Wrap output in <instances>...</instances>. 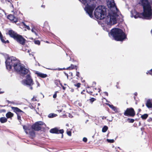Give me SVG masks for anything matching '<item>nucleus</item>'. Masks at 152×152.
I'll use <instances>...</instances> for the list:
<instances>
[{
    "instance_id": "nucleus-64",
    "label": "nucleus",
    "mask_w": 152,
    "mask_h": 152,
    "mask_svg": "<svg viewBox=\"0 0 152 152\" xmlns=\"http://www.w3.org/2000/svg\"><path fill=\"white\" fill-rule=\"evenodd\" d=\"M46 42H47V43H48V41H46Z\"/></svg>"
},
{
    "instance_id": "nucleus-41",
    "label": "nucleus",
    "mask_w": 152,
    "mask_h": 152,
    "mask_svg": "<svg viewBox=\"0 0 152 152\" xmlns=\"http://www.w3.org/2000/svg\"><path fill=\"white\" fill-rule=\"evenodd\" d=\"M67 134L69 136H71L72 135V132L71 131L67 130L66 132Z\"/></svg>"
},
{
    "instance_id": "nucleus-15",
    "label": "nucleus",
    "mask_w": 152,
    "mask_h": 152,
    "mask_svg": "<svg viewBox=\"0 0 152 152\" xmlns=\"http://www.w3.org/2000/svg\"><path fill=\"white\" fill-rule=\"evenodd\" d=\"M6 34L9 35L11 37L14 39L18 34L13 30H10L8 31V33H6Z\"/></svg>"
},
{
    "instance_id": "nucleus-34",
    "label": "nucleus",
    "mask_w": 152,
    "mask_h": 152,
    "mask_svg": "<svg viewBox=\"0 0 152 152\" xmlns=\"http://www.w3.org/2000/svg\"><path fill=\"white\" fill-rule=\"evenodd\" d=\"M127 121L129 123H133L134 121V120L133 119L128 118Z\"/></svg>"
},
{
    "instance_id": "nucleus-58",
    "label": "nucleus",
    "mask_w": 152,
    "mask_h": 152,
    "mask_svg": "<svg viewBox=\"0 0 152 152\" xmlns=\"http://www.w3.org/2000/svg\"><path fill=\"white\" fill-rule=\"evenodd\" d=\"M137 92H135V93H134V95H135V96H137Z\"/></svg>"
},
{
    "instance_id": "nucleus-7",
    "label": "nucleus",
    "mask_w": 152,
    "mask_h": 152,
    "mask_svg": "<svg viewBox=\"0 0 152 152\" xmlns=\"http://www.w3.org/2000/svg\"><path fill=\"white\" fill-rule=\"evenodd\" d=\"M124 114L126 116L133 117L135 115L136 113L133 108L129 107L127 108L125 110Z\"/></svg>"
},
{
    "instance_id": "nucleus-16",
    "label": "nucleus",
    "mask_w": 152,
    "mask_h": 152,
    "mask_svg": "<svg viewBox=\"0 0 152 152\" xmlns=\"http://www.w3.org/2000/svg\"><path fill=\"white\" fill-rule=\"evenodd\" d=\"M7 18L12 22L16 23L18 21V19L15 17L14 15L10 14L7 16Z\"/></svg>"
},
{
    "instance_id": "nucleus-33",
    "label": "nucleus",
    "mask_w": 152,
    "mask_h": 152,
    "mask_svg": "<svg viewBox=\"0 0 152 152\" xmlns=\"http://www.w3.org/2000/svg\"><path fill=\"white\" fill-rule=\"evenodd\" d=\"M109 106L114 111H117L116 107H114L113 105L109 104Z\"/></svg>"
},
{
    "instance_id": "nucleus-37",
    "label": "nucleus",
    "mask_w": 152,
    "mask_h": 152,
    "mask_svg": "<svg viewBox=\"0 0 152 152\" xmlns=\"http://www.w3.org/2000/svg\"><path fill=\"white\" fill-rule=\"evenodd\" d=\"M34 43L36 44L39 45H40V41L39 40H34Z\"/></svg>"
},
{
    "instance_id": "nucleus-25",
    "label": "nucleus",
    "mask_w": 152,
    "mask_h": 152,
    "mask_svg": "<svg viewBox=\"0 0 152 152\" xmlns=\"http://www.w3.org/2000/svg\"><path fill=\"white\" fill-rule=\"evenodd\" d=\"M0 39L1 41L2 42L4 43H9V41L8 40H7L6 41H5L4 39V37L2 35L1 38L0 37Z\"/></svg>"
},
{
    "instance_id": "nucleus-13",
    "label": "nucleus",
    "mask_w": 152,
    "mask_h": 152,
    "mask_svg": "<svg viewBox=\"0 0 152 152\" xmlns=\"http://www.w3.org/2000/svg\"><path fill=\"white\" fill-rule=\"evenodd\" d=\"M29 71L28 69L22 66L18 72L21 75L24 76L28 73Z\"/></svg>"
},
{
    "instance_id": "nucleus-40",
    "label": "nucleus",
    "mask_w": 152,
    "mask_h": 152,
    "mask_svg": "<svg viewBox=\"0 0 152 152\" xmlns=\"http://www.w3.org/2000/svg\"><path fill=\"white\" fill-rule=\"evenodd\" d=\"M107 141L110 143H113L114 142V140L113 139H107Z\"/></svg>"
},
{
    "instance_id": "nucleus-61",
    "label": "nucleus",
    "mask_w": 152,
    "mask_h": 152,
    "mask_svg": "<svg viewBox=\"0 0 152 152\" xmlns=\"http://www.w3.org/2000/svg\"><path fill=\"white\" fill-rule=\"evenodd\" d=\"M138 110V112H140V111L141 110L140 109H139Z\"/></svg>"
},
{
    "instance_id": "nucleus-47",
    "label": "nucleus",
    "mask_w": 152,
    "mask_h": 152,
    "mask_svg": "<svg viewBox=\"0 0 152 152\" xmlns=\"http://www.w3.org/2000/svg\"><path fill=\"white\" fill-rule=\"evenodd\" d=\"M83 140L84 142H86L87 141V139L86 137H84L83 138Z\"/></svg>"
},
{
    "instance_id": "nucleus-2",
    "label": "nucleus",
    "mask_w": 152,
    "mask_h": 152,
    "mask_svg": "<svg viewBox=\"0 0 152 152\" xmlns=\"http://www.w3.org/2000/svg\"><path fill=\"white\" fill-rule=\"evenodd\" d=\"M5 64L7 69L10 70L13 67L15 71L17 72L22 66L20 61L13 56L8 57L5 61Z\"/></svg>"
},
{
    "instance_id": "nucleus-18",
    "label": "nucleus",
    "mask_w": 152,
    "mask_h": 152,
    "mask_svg": "<svg viewBox=\"0 0 152 152\" xmlns=\"http://www.w3.org/2000/svg\"><path fill=\"white\" fill-rule=\"evenodd\" d=\"M93 0H81V2L84 5L90 4L93 2Z\"/></svg>"
},
{
    "instance_id": "nucleus-39",
    "label": "nucleus",
    "mask_w": 152,
    "mask_h": 152,
    "mask_svg": "<svg viewBox=\"0 0 152 152\" xmlns=\"http://www.w3.org/2000/svg\"><path fill=\"white\" fill-rule=\"evenodd\" d=\"M146 74L147 75L149 74L152 76V69L146 72Z\"/></svg>"
},
{
    "instance_id": "nucleus-20",
    "label": "nucleus",
    "mask_w": 152,
    "mask_h": 152,
    "mask_svg": "<svg viewBox=\"0 0 152 152\" xmlns=\"http://www.w3.org/2000/svg\"><path fill=\"white\" fill-rule=\"evenodd\" d=\"M146 105L148 108H152V103L150 99H148L147 101Z\"/></svg>"
},
{
    "instance_id": "nucleus-45",
    "label": "nucleus",
    "mask_w": 152,
    "mask_h": 152,
    "mask_svg": "<svg viewBox=\"0 0 152 152\" xmlns=\"http://www.w3.org/2000/svg\"><path fill=\"white\" fill-rule=\"evenodd\" d=\"M6 110L5 109H1L0 110V113H5Z\"/></svg>"
},
{
    "instance_id": "nucleus-50",
    "label": "nucleus",
    "mask_w": 152,
    "mask_h": 152,
    "mask_svg": "<svg viewBox=\"0 0 152 152\" xmlns=\"http://www.w3.org/2000/svg\"><path fill=\"white\" fill-rule=\"evenodd\" d=\"M148 121L149 122L151 121H152V118H149L148 120Z\"/></svg>"
},
{
    "instance_id": "nucleus-60",
    "label": "nucleus",
    "mask_w": 152,
    "mask_h": 152,
    "mask_svg": "<svg viewBox=\"0 0 152 152\" xmlns=\"http://www.w3.org/2000/svg\"><path fill=\"white\" fill-rule=\"evenodd\" d=\"M58 111L59 112H62V110H58Z\"/></svg>"
},
{
    "instance_id": "nucleus-12",
    "label": "nucleus",
    "mask_w": 152,
    "mask_h": 152,
    "mask_svg": "<svg viewBox=\"0 0 152 152\" xmlns=\"http://www.w3.org/2000/svg\"><path fill=\"white\" fill-rule=\"evenodd\" d=\"M50 133L52 134H62L64 133V131L63 129L59 130L57 128L55 127L54 128L51 129L49 131Z\"/></svg>"
},
{
    "instance_id": "nucleus-23",
    "label": "nucleus",
    "mask_w": 152,
    "mask_h": 152,
    "mask_svg": "<svg viewBox=\"0 0 152 152\" xmlns=\"http://www.w3.org/2000/svg\"><path fill=\"white\" fill-rule=\"evenodd\" d=\"M7 118L5 117H2L0 118V122L1 123H5L7 122Z\"/></svg>"
},
{
    "instance_id": "nucleus-30",
    "label": "nucleus",
    "mask_w": 152,
    "mask_h": 152,
    "mask_svg": "<svg viewBox=\"0 0 152 152\" xmlns=\"http://www.w3.org/2000/svg\"><path fill=\"white\" fill-rule=\"evenodd\" d=\"M23 129H24L25 132L26 134H28V132H27L28 130H29V129L26 126L24 125L23 126Z\"/></svg>"
},
{
    "instance_id": "nucleus-42",
    "label": "nucleus",
    "mask_w": 152,
    "mask_h": 152,
    "mask_svg": "<svg viewBox=\"0 0 152 152\" xmlns=\"http://www.w3.org/2000/svg\"><path fill=\"white\" fill-rule=\"evenodd\" d=\"M31 31L32 32L34 33L36 35H37V34L35 31V29L34 28H32Z\"/></svg>"
},
{
    "instance_id": "nucleus-10",
    "label": "nucleus",
    "mask_w": 152,
    "mask_h": 152,
    "mask_svg": "<svg viewBox=\"0 0 152 152\" xmlns=\"http://www.w3.org/2000/svg\"><path fill=\"white\" fill-rule=\"evenodd\" d=\"M26 79L24 80V83L26 85L29 86H32L33 84L32 79L31 78L30 75L28 74L26 76Z\"/></svg>"
},
{
    "instance_id": "nucleus-9",
    "label": "nucleus",
    "mask_w": 152,
    "mask_h": 152,
    "mask_svg": "<svg viewBox=\"0 0 152 152\" xmlns=\"http://www.w3.org/2000/svg\"><path fill=\"white\" fill-rule=\"evenodd\" d=\"M14 39L22 45H24L25 44L26 40L21 35L18 34Z\"/></svg>"
},
{
    "instance_id": "nucleus-32",
    "label": "nucleus",
    "mask_w": 152,
    "mask_h": 152,
    "mask_svg": "<svg viewBox=\"0 0 152 152\" xmlns=\"http://www.w3.org/2000/svg\"><path fill=\"white\" fill-rule=\"evenodd\" d=\"M108 128L107 126H104L102 129V131L103 132H106Z\"/></svg>"
},
{
    "instance_id": "nucleus-14",
    "label": "nucleus",
    "mask_w": 152,
    "mask_h": 152,
    "mask_svg": "<svg viewBox=\"0 0 152 152\" xmlns=\"http://www.w3.org/2000/svg\"><path fill=\"white\" fill-rule=\"evenodd\" d=\"M11 108L13 111L17 115L19 114L22 115L23 113H24V112L17 107H12Z\"/></svg>"
},
{
    "instance_id": "nucleus-38",
    "label": "nucleus",
    "mask_w": 152,
    "mask_h": 152,
    "mask_svg": "<svg viewBox=\"0 0 152 152\" xmlns=\"http://www.w3.org/2000/svg\"><path fill=\"white\" fill-rule=\"evenodd\" d=\"M81 85V84L80 83H77L76 84H74V86L78 88L80 87Z\"/></svg>"
},
{
    "instance_id": "nucleus-59",
    "label": "nucleus",
    "mask_w": 152,
    "mask_h": 152,
    "mask_svg": "<svg viewBox=\"0 0 152 152\" xmlns=\"http://www.w3.org/2000/svg\"><path fill=\"white\" fill-rule=\"evenodd\" d=\"M62 134V135H61V138H63V133L62 134Z\"/></svg>"
},
{
    "instance_id": "nucleus-27",
    "label": "nucleus",
    "mask_w": 152,
    "mask_h": 152,
    "mask_svg": "<svg viewBox=\"0 0 152 152\" xmlns=\"http://www.w3.org/2000/svg\"><path fill=\"white\" fill-rule=\"evenodd\" d=\"M148 117V115L147 114H145L141 116V118L142 120H145Z\"/></svg>"
},
{
    "instance_id": "nucleus-17",
    "label": "nucleus",
    "mask_w": 152,
    "mask_h": 152,
    "mask_svg": "<svg viewBox=\"0 0 152 152\" xmlns=\"http://www.w3.org/2000/svg\"><path fill=\"white\" fill-rule=\"evenodd\" d=\"M35 74L37 75V77H39L42 78H46L48 76L46 74L42 73L37 71L35 72Z\"/></svg>"
},
{
    "instance_id": "nucleus-19",
    "label": "nucleus",
    "mask_w": 152,
    "mask_h": 152,
    "mask_svg": "<svg viewBox=\"0 0 152 152\" xmlns=\"http://www.w3.org/2000/svg\"><path fill=\"white\" fill-rule=\"evenodd\" d=\"M92 95L95 96L98 95V93L99 92L98 89L96 88H94L92 87Z\"/></svg>"
},
{
    "instance_id": "nucleus-35",
    "label": "nucleus",
    "mask_w": 152,
    "mask_h": 152,
    "mask_svg": "<svg viewBox=\"0 0 152 152\" xmlns=\"http://www.w3.org/2000/svg\"><path fill=\"white\" fill-rule=\"evenodd\" d=\"M96 99L95 98H92L89 99L90 102L91 104H92L94 102L96 101Z\"/></svg>"
},
{
    "instance_id": "nucleus-29",
    "label": "nucleus",
    "mask_w": 152,
    "mask_h": 152,
    "mask_svg": "<svg viewBox=\"0 0 152 152\" xmlns=\"http://www.w3.org/2000/svg\"><path fill=\"white\" fill-rule=\"evenodd\" d=\"M92 88H88L87 90H86V92L89 94H90L91 95L92 93Z\"/></svg>"
},
{
    "instance_id": "nucleus-62",
    "label": "nucleus",
    "mask_w": 152,
    "mask_h": 152,
    "mask_svg": "<svg viewBox=\"0 0 152 152\" xmlns=\"http://www.w3.org/2000/svg\"><path fill=\"white\" fill-rule=\"evenodd\" d=\"M151 33L152 34V29L151 30Z\"/></svg>"
},
{
    "instance_id": "nucleus-57",
    "label": "nucleus",
    "mask_w": 152,
    "mask_h": 152,
    "mask_svg": "<svg viewBox=\"0 0 152 152\" xmlns=\"http://www.w3.org/2000/svg\"><path fill=\"white\" fill-rule=\"evenodd\" d=\"M30 89H31V90H32L33 89V87H32V86H30Z\"/></svg>"
},
{
    "instance_id": "nucleus-51",
    "label": "nucleus",
    "mask_w": 152,
    "mask_h": 152,
    "mask_svg": "<svg viewBox=\"0 0 152 152\" xmlns=\"http://www.w3.org/2000/svg\"><path fill=\"white\" fill-rule=\"evenodd\" d=\"M61 86H62V89L64 90H65L66 88V87H65L64 86H63L62 85H61Z\"/></svg>"
},
{
    "instance_id": "nucleus-24",
    "label": "nucleus",
    "mask_w": 152,
    "mask_h": 152,
    "mask_svg": "<svg viewBox=\"0 0 152 152\" xmlns=\"http://www.w3.org/2000/svg\"><path fill=\"white\" fill-rule=\"evenodd\" d=\"M29 134L30 136V137L31 138H33L35 136V133L33 130L30 131Z\"/></svg>"
},
{
    "instance_id": "nucleus-36",
    "label": "nucleus",
    "mask_w": 152,
    "mask_h": 152,
    "mask_svg": "<svg viewBox=\"0 0 152 152\" xmlns=\"http://www.w3.org/2000/svg\"><path fill=\"white\" fill-rule=\"evenodd\" d=\"M21 115L20 114H18L17 115L18 119L19 121L20 122L21 121V115Z\"/></svg>"
},
{
    "instance_id": "nucleus-6",
    "label": "nucleus",
    "mask_w": 152,
    "mask_h": 152,
    "mask_svg": "<svg viewBox=\"0 0 152 152\" xmlns=\"http://www.w3.org/2000/svg\"><path fill=\"white\" fill-rule=\"evenodd\" d=\"M95 7L96 4L93 2L90 4L86 5L85 7V11L91 18L93 17V12Z\"/></svg>"
},
{
    "instance_id": "nucleus-22",
    "label": "nucleus",
    "mask_w": 152,
    "mask_h": 152,
    "mask_svg": "<svg viewBox=\"0 0 152 152\" xmlns=\"http://www.w3.org/2000/svg\"><path fill=\"white\" fill-rule=\"evenodd\" d=\"M75 69L76 70H77V66L73 64H71L70 66L67 68L66 69L70 70Z\"/></svg>"
},
{
    "instance_id": "nucleus-55",
    "label": "nucleus",
    "mask_w": 152,
    "mask_h": 152,
    "mask_svg": "<svg viewBox=\"0 0 152 152\" xmlns=\"http://www.w3.org/2000/svg\"><path fill=\"white\" fill-rule=\"evenodd\" d=\"M65 75L67 77V78L68 77V75L67 74L64 73Z\"/></svg>"
},
{
    "instance_id": "nucleus-5",
    "label": "nucleus",
    "mask_w": 152,
    "mask_h": 152,
    "mask_svg": "<svg viewBox=\"0 0 152 152\" xmlns=\"http://www.w3.org/2000/svg\"><path fill=\"white\" fill-rule=\"evenodd\" d=\"M118 16L116 13L110 12L109 13L107 16L106 20L109 25H112L117 23L116 17Z\"/></svg>"
},
{
    "instance_id": "nucleus-21",
    "label": "nucleus",
    "mask_w": 152,
    "mask_h": 152,
    "mask_svg": "<svg viewBox=\"0 0 152 152\" xmlns=\"http://www.w3.org/2000/svg\"><path fill=\"white\" fill-rule=\"evenodd\" d=\"M14 115V114L11 112H8L6 114V116L7 118H11Z\"/></svg>"
},
{
    "instance_id": "nucleus-26",
    "label": "nucleus",
    "mask_w": 152,
    "mask_h": 152,
    "mask_svg": "<svg viewBox=\"0 0 152 152\" xmlns=\"http://www.w3.org/2000/svg\"><path fill=\"white\" fill-rule=\"evenodd\" d=\"M43 28H48L49 29H50V27L48 23L47 22L45 21L44 23Z\"/></svg>"
},
{
    "instance_id": "nucleus-3",
    "label": "nucleus",
    "mask_w": 152,
    "mask_h": 152,
    "mask_svg": "<svg viewBox=\"0 0 152 152\" xmlns=\"http://www.w3.org/2000/svg\"><path fill=\"white\" fill-rule=\"evenodd\" d=\"M109 35L115 40L118 41H123L126 38V35L122 30L119 28H112L109 33Z\"/></svg>"
},
{
    "instance_id": "nucleus-4",
    "label": "nucleus",
    "mask_w": 152,
    "mask_h": 152,
    "mask_svg": "<svg viewBox=\"0 0 152 152\" xmlns=\"http://www.w3.org/2000/svg\"><path fill=\"white\" fill-rule=\"evenodd\" d=\"M94 15L97 19H104L106 16V8L104 6H98L95 10Z\"/></svg>"
},
{
    "instance_id": "nucleus-43",
    "label": "nucleus",
    "mask_w": 152,
    "mask_h": 152,
    "mask_svg": "<svg viewBox=\"0 0 152 152\" xmlns=\"http://www.w3.org/2000/svg\"><path fill=\"white\" fill-rule=\"evenodd\" d=\"M54 82L56 85L58 86V83L60 82V81L59 80H56L54 81Z\"/></svg>"
},
{
    "instance_id": "nucleus-53",
    "label": "nucleus",
    "mask_w": 152,
    "mask_h": 152,
    "mask_svg": "<svg viewBox=\"0 0 152 152\" xmlns=\"http://www.w3.org/2000/svg\"><path fill=\"white\" fill-rule=\"evenodd\" d=\"M85 90H83V91L81 92V94H85L84 92H85Z\"/></svg>"
},
{
    "instance_id": "nucleus-49",
    "label": "nucleus",
    "mask_w": 152,
    "mask_h": 152,
    "mask_svg": "<svg viewBox=\"0 0 152 152\" xmlns=\"http://www.w3.org/2000/svg\"><path fill=\"white\" fill-rule=\"evenodd\" d=\"M104 94L107 96H108V93L107 92H104Z\"/></svg>"
},
{
    "instance_id": "nucleus-11",
    "label": "nucleus",
    "mask_w": 152,
    "mask_h": 152,
    "mask_svg": "<svg viewBox=\"0 0 152 152\" xmlns=\"http://www.w3.org/2000/svg\"><path fill=\"white\" fill-rule=\"evenodd\" d=\"M107 4L109 8L111 9L115 7L116 10H118L115 5L114 0H107Z\"/></svg>"
},
{
    "instance_id": "nucleus-31",
    "label": "nucleus",
    "mask_w": 152,
    "mask_h": 152,
    "mask_svg": "<svg viewBox=\"0 0 152 152\" xmlns=\"http://www.w3.org/2000/svg\"><path fill=\"white\" fill-rule=\"evenodd\" d=\"M23 25L24 26V27L25 28H26L28 30H30V28L25 23L22 22V23Z\"/></svg>"
},
{
    "instance_id": "nucleus-56",
    "label": "nucleus",
    "mask_w": 152,
    "mask_h": 152,
    "mask_svg": "<svg viewBox=\"0 0 152 152\" xmlns=\"http://www.w3.org/2000/svg\"><path fill=\"white\" fill-rule=\"evenodd\" d=\"M41 7H43V8H45V6L44 5H42L41 6Z\"/></svg>"
},
{
    "instance_id": "nucleus-44",
    "label": "nucleus",
    "mask_w": 152,
    "mask_h": 152,
    "mask_svg": "<svg viewBox=\"0 0 152 152\" xmlns=\"http://www.w3.org/2000/svg\"><path fill=\"white\" fill-rule=\"evenodd\" d=\"M57 91H56L53 96V97L54 98H56L57 97Z\"/></svg>"
},
{
    "instance_id": "nucleus-8",
    "label": "nucleus",
    "mask_w": 152,
    "mask_h": 152,
    "mask_svg": "<svg viewBox=\"0 0 152 152\" xmlns=\"http://www.w3.org/2000/svg\"><path fill=\"white\" fill-rule=\"evenodd\" d=\"M44 123L42 121H38L35 123L31 126L32 129L35 131H39L41 129V126L43 125Z\"/></svg>"
},
{
    "instance_id": "nucleus-46",
    "label": "nucleus",
    "mask_w": 152,
    "mask_h": 152,
    "mask_svg": "<svg viewBox=\"0 0 152 152\" xmlns=\"http://www.w3.org/2000/svg\"><path fill=\"white\" fill-rule=\"evenodd\" d=\"M80 75V73L78 72H76V76H77V77H79Z\"/></svg>"
},
{
    "instance_id": "nucleus-28",
    "label": "nucleus",
    "mask_w": 152,
    "mask_h": 152,
    "mask_svg": "<svg viewBox=\"0 0 152 152\" xmlns=\"http://www.w3.org/2000/svg\"><path fill=\"white\" fill-rule=\"evenodd\" d=\"M57 115V114L53 113H50V114H49L48 116L49 118H51L55 117Z\"/></svg>"
},
{
    "instance_id": "nucleus-63",
    "label": "nucleus",
    "mask_w": 152,
    "mask_h": 152,
    "mask_svg": "<svg viewBox=\"0 0 152 152\" xmlns=\"http://www.w3.org/2000/svg\"><path fill=\"white\" fill-rule=\"evenodd\" d=\"M3 92H0V94H1Z\"/></svg>"
},
{
    "instance_id": "nucleus-1",
    "label": "nucleus",
    "mask_w": 152,
    "mask_h": 152,
    "mask_svg": "<svg viewBox=\"0 0 152 152\" xmlns=\"http://www.w3.org/2000/svg\"><path fill=\"white\" fill-rule=\"evenodd\" d=\"M141 4L143 8V12L139 13L135 11L133 13L135 18H140L143 19L151 20L152 18V2L148 0H141Z\"/></svg>"
},
{
    "instance_id": "nucleus-48",
    "label": "nucleus",
    "mask_w": 152,
    "mask_h": 152,
    "mask_svg": "<svg viewBox=\"0 0 152 152\" xmlns=\"http://www.w3.org/2000/svg\"><path fill=\"white\" fill-rule=\"evenodd\" d=\"M7 102L8 103H11L13 104H15V102H11L9 100H7Z\"/></svg>"
},
{
    "instance_id": "nucleus-52",
    "label": "nucleus",
    "mask_w": 152,
    "mask_h": 152,
    "mask_svg": "<svg viewBox=\"0 0 152 152\" xmlns=\"http://www.w3.org/2000/svg\"><path fill=\"white\" fill-rule=\"evenodd\" d=\"M102 117V120L105 119L106 118V117L104 116Z\"/></svg>"
},
{
    "instance_id": "nucleus-54",
    "label": "nucleus",
    "mask_w": 152,
    "mask_h": 152,
    "mask_svg": "<svg viewBox=\"0 0 152 152\" xmlns=\"http://www.w3.org/2000/svg\"><path fill=\"white\" fill-rule=\"evenodd\" d=\"M2 34H1V31H0V37H2Z\"/></svg>"
}]
</instances>
